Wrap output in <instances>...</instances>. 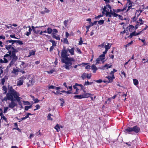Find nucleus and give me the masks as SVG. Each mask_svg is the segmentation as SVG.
Wrapping results in <instances>:
<instances>
[{
	"mask_svg": "<svg viewBox=\"0 0 148 148\" xmlns=\"http://www.w3.org/2000/svg\"><path fill=\"white\" fill-rule=\"evenodd\" d=\"M19 96V93L14 89L12 86H9L8 92L3 100L5 101L10 100L11 102L9 103L8 106L9 108L13 109L17 105V103L15 102L16 101L18 102L19 105L21 104L20 99L21 97Z\"/></svg>",
	"mask_w": 148,
	"mask_h": 148,
	"instance_id": "nucleus-1",
	"label": "nucleus"
},
{
	"mask_svg": "<svg viewBox=\"0 0 148 148\" xmlns=\"http://www.w3.org/2000/svg\"><path fill=\"white\" fill-rule=\"evenodd\" d=\"M61 60L62 63H64L63 66L66 70H69L73 67L72 65L74 64L75 62V60L72 58H69V55L68 53V50L64 47L61 51Z\"/></svg>",
	"mask_w": 148,
	"mask_h": 148,
	"instance_id": "nucleus-2",
	"label": "nucleus"
},
{
	"mask_svg": "<svg viewBox=\"0 0 148 148\" xmlns=\"http://www.w3.org/2000/svg\"><path fill=\"white\" fill-rule=\"evenodd\" d=\"M14 40H6L4 42L5 48L7 50H9L10 49H12V48H15V46L14 45L15 42H13Z\"/></svg>",
	"mask_w": 148,
	"mask_h": 148,
	"instance_id": "nucleus-3",
	"label": "nucleus"
},
{
	"mask_svg": "<svg viewBox=\"0 0 148 148\" xmlns=\"http://www.w3.org/2000/svg\"><path fill=\"white\" fill-rule=\"evenodd\" d=\"M77 86H79L81 87V89H80V90H82L84 92H85V88H84L82 85L81 84H79L77 83H75L74 85L73 86V87L74 89H76V91H75L73 94H78L79 93V89L77 87Z\"/></svg>",
	"mask_w": 148,
	"mask_h": 148,
	"instance_id": "nucleus-4",
	"label": "nucleus"
},
{
	"mask_svg": "<svg viewBox=\"0 0 148 148\" xmlns=\"http://www.w3.org/2000/svg\"><path fill=\"white\" fill-rule=\"evenodd\" d=\"M18 58H12L11 59H10L8 60H11L10 63L7 66L6 69H9L11 66H13L15 64V63L18 60Z\"/></svg>",
	"mask_w": 148,
	"mask_h": 148,
	"instance_id": "nucleus-5",
	"label": "nucleus"
},
{
	"mask_svg": "<svg viewBox=\"0 0 148 148\" xmlns=\"http://www.w3.org/2000/svg\"><path fill=\"white\" fill-rule=\"evenodd\" d=\"M109 9H110V11H109V10H108V11L106 13V16L111 17L112 16L113 17H116L118 16V14L114 12L113 10L112 11L111 10L112 8Z\"/></svg>",
	"mask_w": 148,
	"mask_h": 148,
	"instance_id": "nucleus-6",
	"label": "nucleus"
},
{
	"mask_svg": "<svg viewBox=\"0 0 148 148\" xmlns=\"http://www.w3.org/2000/svg\"><path fill=\"white\" fill-rule=\"evenodd\" d=\"M11 55L7 53L5 55L3 58V60L2 59H1L0 61L1 62H3L4 63H6L8 62V60L11 58L10 57Z\"/></svg>",
	"mask_w": 148,
	"mask_h": 148,
	"instance_id": "nucleus-7",
	"label": "nucleus"
},
{
	"mask_svg": "<svg viewBox=\"0 0 148 148\" xmlns=\"http://www.w3.org/2000/svg\"><path fill=\"white\" fill-rule=\"evenodd\" d=\"M58 32V31L56 29H53V32L52 34V37L54 38H55L57 40H60V38L59 36V35H58L57 36H56V34Z\"/></svg>",
	"mask_w": 148,
	"mask_h": 148,
	"instance_id": "nucleus-8",
	"label": "nucleus"
},
{
	"mask_svg": "<svg viewBox=\"0 0 148 148\" xmlns=\"http://www.w3.org/2000/svg\"><path fill=\"white\" fill-rule=\"evenodd\" d=\"M132 132H134L136 133H138L140 130V127L137 125L134 126L132 127Z\"/></svg>",
	"mask_w": 148,
	"mask_h": 148,
	"instance_id": "nucleus-9",
	"label": "nucleus"
},
{
	"mask_svg": "<svg viewBox=\"0 0 148 148\" xmlns=\"http://www.w3.org/2000/svg\"><path fill=\"white\" fill-rule=\"evenodd\" d=\"M106 78L108 79V83H111L112 82L113 80V79L115 78V77L114 75H112V77L110 76H106Z\"/></svg>",
	"mask_w": 148,
	"mask_h": 148,
	"instance_id": "nucleus-10",
	"label": "nucleus"
},
{
	"mask_svg": "<svg viewBox=\"0 0 148 148\" xmlns=\"http://www.w3.org/2000/svg\"><path fill=\"white\" fill-rule=\"evenodd\" d=\"M24 76H23L20 77V80L18 81L17 82V85L18 86H20L23 85V79L24 78Z\"/></svg>",
	"mask_w": 148,
	"mask_h": 148,
	"instance_id": "nucleus-11",
	"label": "nucleus"
},
{
	"mask_svg": "<svg viewBox=\"0 0 148 148\" xmlns=\"http://www.w3.org/2000/svg\"><path fill=\"white\" fill-rule=\"evenodd\" d=\"M124 131L125 133L130 134V133L132 132V127H127L124 130Z\"/></svg>",
	"mask_w": 148,
	"mask_h": 148,
	"instance_id": "nucleus-12",
	"label": "nucleus"
},
{
	"mask_svg": "<svg viewBox=\"0 0 148 148\" xmlns=\"http://www.w3.org/2000/svg\"><path fill=\"white\" fill-rule=\"evenodd\" d=\"M63 127V126H60L58 124L55 126L54 128L56 130L57 132H59L60 130V128H62Z\"/></svg>",
	"mask_w": 148,
	"mask_h": 148,
	"instance_id": "nucleus-13",
	"label": "nucleus"
},
{
	"mask_svg": "<svg viewBox=\"0 0 148 148\" xmlns=\"http://www.w3.org/2000/svg\"><path fill=\"white\" fill-rule=\"evenodd\" d=\"M74 47H73L71 49H68L67 50H68V51H69V52L71 55H73L74 54Z\"/></svg>",
	"mask_w": 148,
	"mask_h": 148,
	"instance_id": "nucleus-14",
	"label": "nucleus"
},
{
	"mask_svg": "<svg viewBox=\"0 0 148 148\" xmlns=\"http://www.w3.org/2000/svg\"><path fill=\"white\" fill-rule=\"evenodd\" d=\"M21 49H22L20 47H17L15 48H14V47H13L12 48V51L16 53L18 52L19 51H20Z\"/></svg>",
	"mask_w": 148,
	"mask_h": 148,
	"instance_id": "nucleus-15",
	"label": "nucleus"
},
{
	"mask_svg": "<svg viewBox=\"0 0 148 148\" xmlns=\"http://www.w3.org/2000/svg\"><path fill=\"white\" fill-rule=\"evenodd\" d=\"M14 42H15L16 43V45H21L23 44V41L21 40H14V41H13Z\"/></svg>",
	"mask_w": 148,
	"mask_h": 148,
	"instance_id": "nucleus-16",
	"label": "nucleus"
},
{
	"mask_svg": "<svg viewBox=\"0 0 148 148\" xmlns=\"http://www.w3.org/2000/svg\"><path fill=\"white\" fill-rule=\"evenodd\" d=\"M136 31L135 30L134 32H132V33H131L129 35V36H128V38H132V37L134 36H136Z\"/></svg>",
	"mask_w": 148,
	"mask_h": 148,
	"instance_id": "nucleus-17",
	"label": "nucleus"
},
{
	"mask_svg": "<svg viewBox=\"0 0 148 148\" xmlns=\"http://www.w3.org/2000/svg\"><path fill=\"white\" fill-rule=\"evenodd\" d=\"M0 116H1V119H3L5 121H7V119L4 116L3 112L0 113Z\"/></svg>",
	"mask_w": 148,
	"mask_h": 148,
	"instance_id": "nucleus-18",
	"label": "nucleus"
},
{
	"mask_svg": "<svg viewBox=\"0 0 148 148\" xmlns=\"http://www.w3.org/2000/svg\"><path fill=\"white\" fill-rule=\"evenodd\" d=\"M2 90L4 92H3V94H6H6L7 93V92L8 89H7V88L6 87V86H3L2 87Z\"/></svg>",
	"mask_w": 148,
	"mask_h": 148,
	"instance_id": "nucleus-19",
	"label": "nucleus"
},
{
	"mask_svg": "<svg viewBox=\"0 0 148 148\" xmlns=\"http://www.w3.org/2000/svg\"><path fill=\"white\" fill-rule=\"evenodd\" d=\"M128 27H129V31L130 32H132L133 30H134V27L132 25H130Z\"/></svg>",
	"mask_w": 148,
	"mask_h": 148,
	"instance_id": "nucleus-20",
	"label": "nucleus"
},
{
	"mask_svg": "<svg viewBox=\"0 0 148 148\" xmlns=\"http://www.w3.org/2000/svg\"><path fill=\"white\" fill-rule=\"evenodd\" d=\"M108 8H107V6H106L104 7V8H103V11L102 12V15H103V16L105 14V12H106H106L108 11V10H106V9H107Z\"/></svg>",
	"mask_w": 148,
	"mask_h": 148,
	"instance_id": "nucleus-21",
	"label": "nucleus"
},
{
	"mask_svg": "<svg viewBox=\"0 0 148 148\" xmlns=\"http://www.w3.org/2000/svg\"><path fill=\"white\" fill-rule=\"evenodd\" d=\"M92 68L93 70V72L95 73L96 71L97 70V67L94 64H93L92 66Z\"/></svg>",
	"mask_w": 148,
	"mask_h": 148,
	"instance_id": "nucleus-22",
	"label": "nucleus"
},
{
	"mask_svg": "<svg viewBox=\"0 0 148 148\" xmlns=\"http://www.w3.org/2000/svg\"><path fill=\"white\" fill-rule=\"evenodd\" d=\"M114 12L116 13H117L121 12H123V10L122 9H113L112 10Z\"/></svg>",
	"mask_w": 148,
	"mask_h": 148,
	"instance_id": "nucleus-23",
	"label": "nucleus"
},
{
	"mask_svg": "<svg viewBox=\"0 0 148 148\" xmlns=\"http://www.w3.org/2000/svg\"><path fill=\"white\" fill-rule=\"evenodd\" d=\"M91 94L88 93H86L82 95L83 98H88L90 97Z\"/></svg>",
	"mask_w": 148,
	"mask_h": 148,
	"instance_id": "nucleus-24",
	"label": "nucleus"
},
{
	"mask_svg": "<svg viewBox=\"0 0 148 148\" xmlns=\"http://www.w3.org/2000/svg\"><path fill=\"white\" fill-rule=\"evenodd\" d=\"M35 51L34 50H32L31 51L29 52V54L28 55V57H30L32 55H35Z\"/></svg>",
	"mask_w": 148,
	"mask_h": 148,
	"instance_id": "nucleus-25",
	"label": "nucleus"
},
{
	"mask_svg": "<svg viewBox=\"0 0 148 148\" xmlns=\"http://www.w3.org/2000/svg\"><path fill=\"white\" fill-rule=\"evenodd\" d=\"M105 55L104 54H101L99 57V58L101 59V61H102L103 63L104 62V61H103V60L105 59Z\"/></svg>",
	"mask_w": 148,
	"mask_h": 148,
	"instance_id": "nucleus-26",
	"label": "nucleus"
},
{
	"mask_svg": "<svg viewBox=\"0 0 148 148\" xmlns=\"http://www.w3.org/2000/svg\"><path fill=\"white\" fill-rule=\"evenodd\" d=\"M74 97L75 98H77L78 99H81L83 98V95H75L74 96Z\"/></svg>",
	"mask_w": 148,
	"mask_h": 148,
	"instance_id": "nucleus-27",
	"label": "nucleus"
},
{
	"mask_svg": "<svg viewBox=\"0 0 148 148\" xmlns=\"http://www.w3.org/2000/svg\"><path fill=\"white\" fill-rule=\"evenodd\" d=\"M111 45H112L110 46V43H108L107 45H105L104 46L105 49L106 50H108L110 48Z\"/></svg>",
	"mask_w": 148,
	"mask_h": 148,
	"instance_id": "nucleus-28",
	"label": "nucleus"
},
{
	"mask_svg": "<svg viewBox=\"0 0 148 148\" xmlns=\"http://www.w3.org/2000/svg\"><path fill=\"white\" fill-rule=\"evenodd\" d=\"M19 71L17 69H16L14 68L13 69V71H12V73L14 74H16Z\"/></svg>",
	"mask_w": 148,
	"mask_h": 148,
	"instance_id": "nucleus-29",
	"label": "nucleus"
},
{
	"mask_svg": "<svg viewBox=\"0 0 148 148\" xmlns=\"http://www.w3.org/2000/svg\"><path fill=\"white\" fill-rule=\"evenodd\" d=\"M16 53L12 51V53L11 55L10 56V57L12 58H18V56H16Z\"/></svg>",
	"mask_w": 148,
	"mask_h": 148,
	"instance_id": "nucleus-30",
	"label": "nucleus"
},
{
	"mask_svg": "<svg viewBox=\"0 0 148 148\" xmlns=\"http://www.w3.org/2000/svg\"><path fill=\"white\" fill-rule=\"evenodd\" d=\"M133 83L136 86L138 84V82L137 79H134L133 80Z\"/></svg>",
	"mask_w": 148,
	"mask_h": 148,
	"instance_id": "nucleus-31",
	"label": "nucleus"
},
{
	"mask_svg": "<svg viewBox=\"0 0 148 148\" xmlns=\"http://www.w3.org/2000/svg\"><path fill=\"white\" fill-rule=\"evenodd\" d=\"M109 64H106L105 65L103 66V69H104L106 67H107L106 69H108L109 68H111L112 66L110 65V66H109Z\"/></svg>",
	"mask_w": 148,
	"mask_h": 148,
	"instance_id": "nucleus-32",
	"label": "nucleus"
},
{
	"mask_svg": "<svg viewBox=\"0 0 148 148\" xmlns=\"http://www.w3.org/2000/svg\"><path fill=\"white\" fill-rule=\"evenodd\" d=\"M32 107V105L29 106H25V110L27 111L29 109L31 108Z\"/></svg>",
	"mask_w": 148,
	"mask_h": 148,
	"instance_id": "nucleus-33",
	"label": "nucleus"
},
{
	"mask_svg": "<svg viewBox=\"0 0 148 148\" xmlns=\"http://www.w3.org/2000/svg\"><path fill=\"white\" fill-rule=\"evenodd\" d=\"M53 30L50 27H48L47 29V33L49 34H51V33Z\"/></svg>",
	"mask_w": 148,
	"mask_h": 148,
	"instance_id": "nucleus-34",
	"label": "nucleus"
},
{
	"mask_svg": "<svg viewBox=\"0 0 148 148\" xmlns=\"http://www.w3.org/2000/svg\"><path fill=\"white\" fill-rule=\"evenodd\" d=\"M49 42H51L52 44V45L54 46H56V42L54 40H49Z\"/></svg>",
	"mask_w": 148,
	"mask_h": 148,
	"instance_id": "nucleus-35",
	"label": "nucleus"
},
{
	"mask_svg": "<svg viewBox=\"0 0 148 148\" xmlns=\"http://www.w3.org/2000/svg\"><path fill=\"white\" fill-rule=\"evenodd\" d=\"M60 100L62 101V102L60 103V106L62 107L64 106V103H65L64 99L62 98H60L59 99Z\"/></svg>",
	"mask_w": 148,
	"mask_h": 148,
	"instance_id": "nucleus-36",
	"label": "nucleus"
},
{
	"mask_svg": "<svg viewBox=\"0 0 148 148\" xmlns=\"http://www.w3.org/2000/svg\"><path fill=\"white\" fill-rule=\"evenodd\" d=\"M87 73H84L81 76V77L83 79H84L86 78V76Z\"/></svg>",
	"mask_w": 148,
	"mask_h": 148,
	"instance_id": "nucleus-37",
	"label": "nucleus"
},
{
	"mask_svg": "<svg viewBox=\"0 0 148 148\" xmlns=\"http://www.w3.org/2000/svg\"><path fill=\"white\" fill-rule=\"evenodd\" d=\"M93 83V82H89L88 81H87V82H86L84 84V85H90L92 84Z\"/></svg>",
	"mask_w": 148,
	"mask_h": 148,
	"instance_id": "nucleus-38",
	"label": "nucleus"
},
{
	"mask_svg": "<svg viewBox=\"0 0 148 148\" xmlns=\"http://www.w3.org/2000/svg\"><path fill=\"white\" fill-rule=\"evenodd\" d=\"M29 82L30 83V85H33L34 83V79L32 78L31 80H29Z\"/></svg>",
	"mask_w": 148,
	"mask_h": 148,
	"instance_id": "nucleus-39",
	"label": "nucleus"
},
{
	"mask_svg": "<svg viewBox=\"0 0 148 148\" xmlns=\"http://www.w3.org/2000/svg\"><path fill=\"white\" fill-rule=\"evenodd\" d=\"M63 42L64 43L67 44H69L68 41V40L67 38H63Z\"/></svg>",
	"mask_w": 148,
	"mask_h": 148,
	"instance_id": "nucleus-40",
	"label": "nucleus"
},
{
	"mask_svg": "<svg viewBox=\"0 0 148 148\" xmlns=\"http://www.w3.org/2000/svg\"><path fill=\"white\" fill-rule=\"evenodd\" d=\"M104 22V20H101L98 21V23L100 25H101L103 24Z\"/></svg>",
	"mask_w": 148,
	"mask_h": 148,
	"instance_id": "nucleus-41",
	"label": "nucleus"
},
{
	"mask_svg": "<svg viewBox=\"0 0 148 148\" xmlns=\"http://www.w3.org/2000/svg\"><path fill=\"white\" fill-rule=\"evenodd\" d=\"M69 21V20H68V19L67 20H66L65 21H64L63 22V23L65 25L66 27L67 26V24Z\"/></svg>",
	"mask_w": 148,
	"mask_h": 148,
	"instance_id": "nucleus-42",
	"label": "nucleus"
},
{
	"mask_svg": "<svg viewBox=\"0 0 148 148\" xmlns=\"http://www.w3.org/2000/svg\"><path fill=\"white\" fill-rule=\"evenodd\" d=\"M51 114H49L47 116V118L49 120L51 121H52L53 120V119L51 117Z\"/></svg>",
	"mask_w": 148,
	"mask_h": 148,
	"instance_id": "nucleus-43",
	"label": "nucleus"
},
{
	"mask_svg": "<svg viewBox=\"0 0 148 148\" xmlns=\"http://www.w3.org/2000/svg\"><path fill=\"white\" fill-rule=\"evenodd\" d=\"M83 42L82 38V37H80L79 39V44L81 45L83 44Z\"/></svg>",
	"mask_w": 148,
	"mask_h": 148,
	"instance_id": "nucleus-44",
	"label": "nucleus"
},
{
	"mask_svg": "<svg viewBox=\"0 0 148 148\" xmlns=\"http://www.w3.org/2000/svg\"><path fill=\"white\" fill-rule=\"evenodd\" d=\"M40 31V30L39 29H35V31H34L33 32L34 33L38 34L39 33V32Z\"/></svg>",
	"mask_w": 148,
	"mask_h": 148,
	"instance_id": "nucleus-45",
	"label": "nucleus"
},
{
	"mask_svg": "<svg viewBox=\"0 0 148 148\" xmlns=\"http://www.w3.org/2000/svg\"><path fill=\"white\" fill-rule=\"evenodd\" d=\"M1 84L3 85L5 82V80L3 78L1 79Z\"/></svg>",
	"mask_w": 148,
	"mask_h": 148,
	"instance_id": "nucleus-46",
	"label": "nucleus"
},
{
	"mask_svg": "<svg viewBox=\"0 0 148 148\" xmlns=\"http://www.w3.org/2000/svg\"><path fill=\"white\" fill-rule=\"evenodd\" d=\"M126 4L128 6H130V5H131V6H132V2L131 1H128L127 2Z\"/></svg>",
	"mask_w": 148,
	"mask_h": 148,
	"instance_id": "nucleus-47",
	"label": "nucleus"
},
{
	"mask_svg": "<svg viewBox=\"0 0 148 148\" xmlns=\"http://www.w3.org/2000/svg\"><path fill=\"white\" fill-rule=\"evenodd\" d=\"M35 107L36 108L34 109V111H36L37 110L40 109V106L38 104L36 105Z\"/></svg>",
	"mask_w": 148,
	"mask_h": 148,
	"instance_id": "nucleus-48",
	"label": "nucleus"
},
{
	"mask_svg": "<svg viewBox=\"0 0 148 148\" xmlns=\"http://www.w3.org/2000/svg\"><path fill=\"white\" fill-rule=\"evenodd\" d=\"M43 27V26H41V27H40H40L36 26L35 27H34L33 26H32V29L33 31H35V29L36 28H38V27Z\"/></svg>",
	"mask_w": 148,
	"mask_h": 148,
	"instance_id": "nucleus-49",
	"label": "nucleus"
},
{
	"mask_svg": "<svg viewBox=\"0 0 148 148\" xmlns=\"http://www.w3.org/2000/svg\"><path fill=\"white\" fill-rule=\"evenodd\" d=\"M10 37L12 38H14L15 39H18V38H17L16 37L15 35V34H11L10 35Z\"/></svg>",
	"mask_w": 148,
	"mask_h": 148,
	"instance_id": "nucleus-50",
	"label": "nucleus"
},
{
	"mask_svg": "<svg viewBox=\"0 0 148 148\" xmlns=\"http://www.w3.org/2000/svg\"><path fill=\"white\" fill-rule=\"evenodd\" d=\"M55 71V70L53 69H51V70H50L49 71H47V73H49V74H50V73L51 74V73H53V72H54Z\"/></svg>",
	"mask_w": 148,
	"mask_h": 148,
	"instance_id": "nucleus-51",
	"label": "nucleus"
},
{
	"mask_svg": "<svg viewBox=\"0 0 148 148\" xmlns=\"http://www.w3.org/2000/svg\"><path fill=\"white\" fill-rule=\"evenodd\" d=\"M139 21H140V24H143L144 23V21H143L142 18H139Z\"/></svg>",
	"mask_w": 148,
	"mask_h": 148,
	"instance_id": "nucleus-52",
	"label": "nucleus"
},
{
	"mask_svg": "<svg viewBox=\"0 0 148 148\" xmlns=\"http://www.w3.org/2000/svg\"><path fill=\"white\" fill-rule=\"evenodd\" d=\"M101 61V59L99 57L97 58L96 59V64H99L100 63L99 62Z\"/></svg>",
	"mask_w": 148,
	"mask_h": 148,
	"instance_id": "nucleus-53",
	"label": "nucleus"
},
{
	"mask_svg": "<svg viewBox=\"0 0 148 148\" xmlns=\"http://www.w3.org/2000/svg\"><path fill=\"white\" fill-rule=\"evenodd\" d=\"M86 34L88 32L89 29L90 28V26H86Z\"/></svg>",
	"mask_w": 148,
	"mask_h": 148,
	"instance_id": "nucleus-54",
	"label": "nucleus"
},
{
	"mask_svg": "<svg viewBox=\"0 0 148 148\" xmlns=\"http://www.w3.org/2000/svg\"><path fill=\"white\" fill-rule=\"evenodd\" d=\"M95 81L97 83H100L101 82H102V81L101 79H99V80H95Z\"/></svg>",
	"mask_w": 148,
	"mask_h": 148,
	"instance_id": "nucleus-55",
	"label": "nucleus"
},
{
	"mask_svg": "<svg viewBox=\"0 0 148 148\" xmlns=\"http://www.w3.org/2000/svg\"><path fill=\"white\" fill-rule=\"evenodd\" d=\"M137 17H136V16H134L132 18V21H136V19H137Z\"/></svg>",
	"mask_w": 148,
	"mask_h": 148,
	"instance_id": "nucleus-56",
	"label": "nucleus"
},
{
	"mask_svg": "<svg viewBox=\"0 0 148 148\" xmlns=\"http://www.w3.org/2000/svg\"><path fill=\"white\" fill-rule=\"evenodd\" d=\"M32 114L29 113H27L25 117V118L26 119L27 118H28L29 117V116L30 115H32Z\"/></svg>",
	"mask_w": 148,
	"mask_h": 148,
	"instance_id": "nucleus-57",
	"label": "nucleus"
},
{
	"mask_svg": "<svg viewBox=\"0 0 148 148\" xmlns=\"http://www.w3.org/2000/svg\"><path fill=\"white\" fill-rule=\"evenodd\" d=\"M8 109V107H4V110L3 112L4 113H5L7 112V111Z\"/></svg>",
	"mask_w": 148,
	"mask_h": 148,
	"instance_id": "nucleus-58",
	"label": "nucleus"
},
{
	"mask_svg": "<svg viewBox=\"0 0 148 148\" xmlns=\"http://www.w3.org/2000/svg\"><path fill=\"white\" fill-rule=\"evenodd\" d=\"M127 5L126 4L125 5L123 6V9H122V10H123V11L126 10V8H127Z\"/></svg>",
	"mask_w": 148,
	"mask_h": 148,
	"instance_id": "nucleus-59",
	"label": "nucleus"
},
{
	"mask_svg": "<svg viewBox=\"0 0 148 148\" xmlns=\"http://www.w3.org/2000/svg\"><path fill=\"white\" fill-rule=\"evenodd\" d=\"M60 91L59 90H57L56 93V95H58V94L62 95V93H60Z\"/></svg>",
	"mask_w": 148,
	"mask_h": 148,
	"instance_id": "nucleus-60",
	"label": "nucleus"
},
{
	"mask_svg": "<svg viewBox=\"0 0 148 148\" xmlns=\"http://www.w3.org/2000/svg\"><path fill=\"white\" fill-rule=\"evenodd\" d=\"M56 86H54L51 85L49 86V89H55Z\"/></svg>",
	"mask_w": 148,
	"mask_h": 148,
	"instance_id": "nucleus-61",
	"label": "nucleus"
},
{
	"mask_svg": "<svg viewBox=\"0 0 148 148\" xmlns=\"http://www.w3.org/2000/svg\"><path fill=\"white\" fill-rule=\"evenodd\" d=\"M132 43H133V41H131L130 42H129L128 44H127L125 45L126 47L130 46L131 44H132Z\"/></svg>",
	"mask_w": 148,
	"mask_h": 148,
	"instance_id": "nucleus-62",
	"label": "nucleus"
},
{
	"mask_svg": "<svg viewBox=\"0 0 148 148\" xmlns=\"http://www.w3.org/2000/svg\"><path fill=\"white\" fill-rule=\"evenodd\" d=\"M132 6H131V5H130H130L128 6V8H127V10L126 11V12H127L130 9H132Z\"/></svg>",
	"mask_w": 148,
	"mask_h": 148,
	"instance_id": "nucleus-63",
	"label": "nucleus"
},
{
	"mask_svg": "<svg viewBox=\"0 0 148 148\" xmlns=\"http://www.w3.org/2000/svg\"><path fill=\"white\" fill-rule=\"evenodd\" d=\"M103 16V15L100 14V15H98L97 16L95 17V18L96 19H97L98 18L102 17Z\"/></svg>",
	"mask_w": 148,
	"mask_h": 148,
	"instance_id": "nucleus-64",
	"label": "nucleus"
}]
</instances>
